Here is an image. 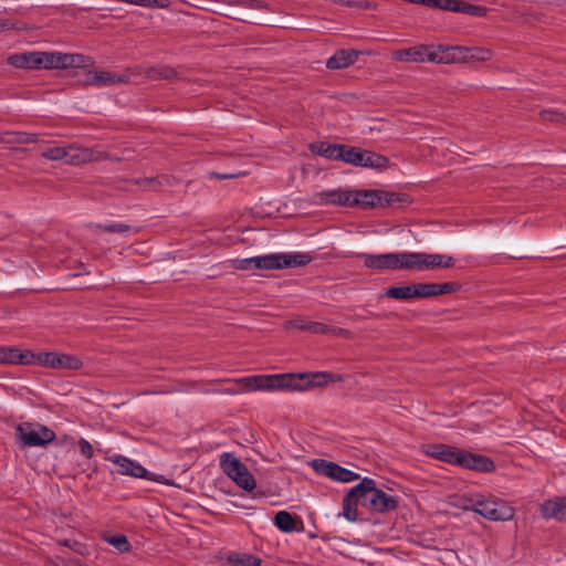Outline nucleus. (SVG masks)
Here are the masks:
<instances>
[{
	"label": "nucleus",
	"instance_id": "nucleus-37",
	"mask_svg": "<svg viewBox=\"0 0 566 566\" xmlns=\"http://www.w3.org/2000/svg\"><path fill=\"white\" fill-rule=\"evenodd\" d=\"M90 227L96 231L108 232V233H124V232H128L130 230V227L125 223H109V224L95 223V224H91Z\"/></svg>",
	"mask_w": 566,
	"mask_h": 566
},
{
	"label": "nucleus",
	"instance_id": "nucleus-30",
	"mask_svg": "<svg viewBox=\"0 0 566 566\" xmlns=\"http://www.w3.org/2000/svg\"><path fill=\"white\" fill-rule=\"evenodd\" d=\"M147 77L151 80H168L171 81L177 77V71L167 65H158L149 67L146 72Z\"/></svg>",
	"mask_w": 566,
	"mask_h": 566
},
{
	"label": "nucleus",
	"instance_id": "nucleus-42",
	"mask_svg": "<svg viewBox=\"0 0 566 566\" xmlns=\"http://www.w3.org/2000/svg\"><path fill=\"white\" fill-rule=\"evenodd\" d=\"M489 12V9L483 6L471 4L465 1L462 2L460 13H465L474 17H485Z\"/></svg>",
	"mask_w": 566,
	"mask_h": 566
},
{
	"label": "nucleus",
	"instance_id": "nucleus-23",
	"mask_svg": "<svg viewBox=\"0 0 566 566\" xmlns=\"http://www.w3.org/2000/svg\"><path fill=\"white\" fill-rule=\"evenodd\" d=\"M360 147L340 144L337 160L344 161L345 164H349L355 167H359L363 160V156L360 155Z\"/></svg>",
	"mask_w": 566,
	"mask_h": 566
},
{
	"label": "nucleus",
	"instance_id": "nucleus-20",
	"mask_svg": "<svg viewBox=\"0 0 566 566\" xmlns=\"http://www.w3.org/2000/svg\"><path fill=\"white\" fill-rule=\"evenodd\" d=\"M360 155L363 156V160H361L359 167L373 168V169L382 171V170L387 169L389 166L388 157L377 154L373 150L361 148Z\"/></svg>",
	"mask_w": 566,
	"mask_h": 566
},
{
	"label": "nucleus",
	"instance_id": "nucleus-29",
	"mask_svg": "<svg viewBox=\"0 0 566 566\" xmlns=\"http://www.w3.org/2000/svg\"><path fill=\"white\" fill-rule=\"evenodd\" d=\"M398 263L399 270L421 271V252H401Z\"/></svg>",
	"mask_w": 566,
	"mask_h": 566
},
{
	"label": "nucleus",
	"instance_id": "nucleus-50",
	"mask_svg": "<svg viewBox=\"0 0 566 566\" xmlns=\"http://www.w3.org/2000/svg\"><path fill=\"white\" fill-rule=\"evenodd\" d=\"M78 448L82 453L87 459H91L93 457L94 450L93 446L86 440L81 438L78 441Z\"/></svg>",
	"mask_w": 566,
	"mask_h": 566
},
{
	"label": "nucleus",
	"instance_id": "nucleus-10",
	"mask_svg": "<svg viewBox=\"0 0 566 566\" xmlns=\"http://www.w3.org/2000/svg\"><path fill=\"white\" fill-rule=\"evenodd\" d=\"M115 464L119 467L118 473L123 475H129L133 478H142L146 480H151L161 484L171 485L172 483L168 481L164 475H153L142 464L130 460L124 455H114L109 458Z\"/></svg>",
	"mask_w": 566,
	"mask_h": 566
},
{
	"label": "nucleus",
	"instance_id": "nucleus-26",
	"mask_svg": "<svg viewBox=\"0 0 566 566\" xmlns=\"http://www.w3.org/2000/svg\"><path fill=\"white\" fill-rule=\"evenodd\" d=\"M379 207H401L411 202L407 193L380 190Z\"/></svg>",
	"mask_w": 566,
	"mask_h": 566
},
{
	"label": "nucleus",
	"instance_id": "nucleus-15",
	"mask_svg": "<svg viewBox=\"0 0 566 566\" xmlns=\"http://www.w3.org/2000/svg\"><path fill=\"white\" fill-rule=\"evenodd\" d=\"M460 467L478 472H492L495 470L494 461L483 454L473 453L467 450L462 452Z\"/></svg>",
	"mask_w": 566,
	"mask_h": 566
},
{
	"label": "nucleus",
	"instance_id": "nucleus-21",
	"mask_svg": "<svg viewBox=\"0 0 566 566\" xmlns=\"http://www.w3.org/2000/svg\"><path fill=\"white\" fill-rule=\"evenodd\" d=\"M297 524H302L301 518L287 511H280L274 515V525L284 533L298 531Z\"/></svg>",
	"mask_w": 566,
	"mask_h": 566
},
{
	"label": "nucleus",
	"instance_id": "nucleus-11",
	"mask_svg": "<svg viewBox=\"0 0 566 566\" xmlns=\"http://www.w3.org/2000/svg\"><path fill=\"white\" fill-rule=\"evenodd\" d=\"M392 60L399 62L436 63V44H418L407 49L396 50L391 54Z\"/></svg>",
	"mask_w": 566,
	"mask_h": 566
},
{
	"label": "nucleus",
	"instance_id": "nucleus-39",
	"mask_svg": "<svg viewBox=\"0 0 566 566\" xmlns=\"http://www.w3.org/2000/svg\"><path fill=\"white\" fill-rule=\"evenodd\" d=\"M342 196H339V199L336 206L342 207H358L359 206V197L357 196V190H343L340 191Z\"/></svg>",
	"mask_w": 566,
	"mask_h": 566
},
{
	"label": "nucleus",
	"instance_id": "nucleus-22",
	"mask_svg": "<svg viewBox=\"0 0 566 566\" xmlns=\"http://www.w3.org/2000/svg\"><path fill=\"white\" fill-rule=\"evenodd\" d=\"M40 140L38 134L25 132H3L0 134L2 144H35Z\"/></svg>",
	"mask_w": 566,
	"mask_h": 566
},
{
	"label": "nucleus",
	"instance_id": "nucleus-18",
	"mask_svg": "<svg viewBox=\"0 0 566 566\" xmlns=\"http://www.w3.org/2000/svg\"><path fill=\"white\" fill-rule=\"evenodd\" d=\"M358 55L359 52L356 50H338L327 60L326 67L329 70H340L348 67L356 62Z\"/></svg>",
	"mask_w": 566,
	"mask_h": 566
},
{
	"label": "nucleus",
	"instance_id": "nucleus-53",
	"mask_svg": "<svg viewBox=\"0 0 566 566\" xmlns=\"http://www.w3.org/2000/svg\"><path fill=\"white\" fill-rule=\"evenodd\" d=\"M420 4H423V6H427V7H430V8L440 9L441 0H422L420 2Z\"/></svg>",
	"mask_w": 566,
	"mask_h": 566
},
{
	"label": "nucleus",
	"instance_id": "nucleus-33",
	"mask_svg": "<svg viewBox=\"0 0 566 566\" xmlns=\"http://www.w3.org/2000/svg\"><path fill=\"white\" fill-rule=\"evenodd\" d=\"M231 480L234 481L239 488L245 491H252L255 488V480L247 467H244L243 470H240L238 474H234Z\"/></svg>",
	"mask_w": 566,
	"mask_h": 566
},
{
	"label": "nucleus",
	"instance_id": "nucleus-6",
	"mask_svg": "<svg viewBox=\"0 0 566 566\" xmlns=\"http://www.w3.org/2000/svg\"><path fill=\"white\" fill-rule=\"evenodd\" d=\"M15 437L21 448H44L55 440L56 434L46 426L33 422H22L15 428Z\"/></svg>",
	"mask_w": 566,
	"mask_h": 566
},
{
	"label": "nucleus",
	"instance_id": "nucleus-44",
	"mask_svg": "<svg viewBox=\"0 0 566 566\" xmlns=\"http://www.w3.org/2000/svg\"><path fill=\"white\" fill-rule=\"evenodd\" d=\"M66 150L62 147H51L43 151L42 156L50 160H61L66 157Z\"/></svg>",
	"mask_w": 566,
	"mask_h": 566
},
{
	"label": "nucleus",
	"instance_id": "nucleus-40",
	"mask_svg": "<svg viewBox=\"0 0 566 566\" xmlns=\"http://www.w3.org/2000/svg\"><path fill=\"white\" fill-rule=\"evenodd\" d=\"M342 189L324 190L316 193V198L322 205H337Z\"/></svg>",
	"mask_w": 566,
	"mask_h": 566
},
{
	"label": "nucleus",
	"instance_id": "nucleus-41",
	"mask_svg": "<svg viewBox=\"0 0 566 566\" xmlns=\"http://www.w3.org/2000/svg\"><path fill=\"white\" fill-rule=\"evenodd\" d=\"M462 285L459 282L434 283V296L459 292Z\"/></svg>",
	"mask_w": 566,
	"mask_h": 566
},
{
	"label": "nucleus",
	"instance_id": "nucleus-28",
	"mask_svg": "<svg viewBox=\"0 0 566 566\" xmlns=\"http://www.w3.org/2000/svg\"><path fill=\"white\" fill-rule=\"evenodd\" d=\"M220 467L222 471L231 479L234 474H238L239 471L243 470L244 467L247 465L231 453L226 452L220 457Z\"/></svg>",
	"mask_w": 566,
	"mask_h": 566
},
{
	"label": "nucleus",
	"instance_id": "nucleus-36",
	"mask_svg": "<svg viewBox=\"0 0 566 566\" xmlns=\"http://www.w3.org/2000/svg\"><path fill=\"white\" fill-rule=\"evenodd\" d=\"M434 283H412L413 298H428L434 296Z\"/></svg>",
	"mask_w": 566,
	"mask_h": 566
},
{
	"label": "nucleus",
	"instance_id": "nucleus-45",
	"mask_svg": "<svg viewBox=\"0 0 566 566\" xmlns=\"http://www.w3.org/2000/svg\"><path fill=\"white\" fill-rule=\"evenodd\" d=\"M255 259H256V256L247 258V259H237V260L232 261V265L237 270H242V271L252 270V269H255Z\"/></svg>",
	"mask_w": 566,
	"mask_h": 566
},
{
	"label": "nucleus",
	"instance_id": "nucleus-2",
	"mask_svg": "<svg viewBox=\"0 0 566 566\" xmlns=\"http://www.w3.org/2000/svg\"><path fill=\"white\" fill-rule=\"evenodd\" d=\"M39 70H71L70 76L77 77V69L92 66L94 60L80 53L41 52L39 51Z\"/></svg>",
	"mask_w": 566,
	"mask_h": 566
},
{
	"label": "nucleus",
	"instance_id": "nucleus-55",
	"mask_svg": "<svg viewBox=\"0 0 566 566\" xmlns=\"http://www.w3.org/2000/svg\"><path fill=\"white\" fill-rule=\"evenodd\" d=\"M334 2L338 3V4H346L352 8L358 6V2L353 1V0H334Z\"/></svg>",
	"mask_w": 566,
	"mask_h": 566
},
{
	"label": "nucleus",
	"instance_id": "nucleus-31",
	"mask_svg": "<svg viewBox=\"0 0 566 566\" xmlns=\"http://www.w3.org/2000/svg\"><path fill=\"white\" fill-rule=\"evenodd\" d=\"M380 190H357V196L359 197V206L361 208H375L379 207Z\"/></svg>",
	"mask_w": 566,
	"mask_h": 566
},
{
	"label": "nucleus",
	"instance_id": "nucleus-32",
	"mask_svg": "<svg viewBox=\"0 0 566 566\" xmlns=\"http://www.w3.org/2000/svg\"><path fill=\"white\" fill-rule=\"evenodd\" d=\"M385 295L394 300L409 301L413 298L412 284L403 286H390L386 290Z\"/></svg>",
	"mask_w": 566,
	"mask_h": 566
},
{
	"label": "nucleus",
	"instance_id": "nucleus-16",
	"mask_svg": "<svg viewBox=\"0 0 566 566\" xmlns=\"http://www.w3.org/2000/svg\"><path fill=\"white\" fill-rule=\"evenodd\" d=\"M541 514L544 518H555L566 522V496L545 501L541 505Z\"/></svg>",
	"mask_w": 566,
	"mask_h": 566
},
{
	"label": "nucleus",
	"instance_id": "nucleus-14",
	"mask_svg": "<svg viewBox=\"0 0 566 566\" xmlns=\"http://www.w3.org/2000/svg\"><path fill=\"white\" fill-rule=\"evenodd\" d=\"M361 489L359 483L353 486L343 499V515L349 522L358 520V504L363 506Z\"/></svg>",
	"mask_w": 566,
	"mask_h": 566
},
{
	"label": "nucleus",
	"instance_id": "nucleus-12",
	"mask_svg": "<svg viewBox=\"0 0 566 566\" xmlns=\"http://www.w3.org/2000/svg\"><path fill=\"white\" fill-rule=\"evenodd\" d=\"M424 453L448 464L460 467L462 449L444 443H431L423 446Z\"/></svg>",
	"mask_w": 566,
	"mask_h": 566
},
{
	"label": "nucleus",
	"instance_id": "nucleus-56",
	"mask_svg": "<svg viewBox=\"0 0 566 566\" xmlns=\"http://www.w3.org/2000/svg\"><path fill=\"white\" fill-rule=\"evenodd\" d=\"M357 2H358V6H356L355 8L370 9L374 7L373 3L369 1H357Z\"/></svg>",
	"mask_w": 566,
	"mask_h": 566
},
{
	"label": "nucleus",
	"instance_id": "nucleus-8",
	"mask_svg": "<svg viewBox=\"0 0 566 566\" xmlns=\"http://www.w3.org/2000/svg\"><path fill=\"white\" fill-rule=\"evenodd\" d=\"M311 467L317 474L324 475L337 482L346 483L359 479L358 473L350 471L336 462L325 459H314L311 462Z\"/></svg>",
	"mask_w": 566,
	"mask_h": 566
},
{
	"label": "nucleus",
	"instance_id": "nucleus-48",
	"mask_svg": "<svg viewBox=\"0 0 566 566\" xmlns=\"http://www.w3.org/2000/svg\"><path fill=\"white\" fill-rule=\"evenodd\" d=\"M332 331V327L319 322H312L310 326V332L313 334L325 335Z\"/></svg>",
	"mask_w": 566,
	"mask_h": 566
},
{
	"label": "nucleus",
	"instance_id": "nucleus-19",
	"mask_svg": "<svg viewBox=\"0 0 566 566\" xmlns=\"http://www.w3.org/2000/svg\"><path fill=\"white\" fill-rule=\"evenodd\" d=\"M39 51L23 52L10 55L7 59L9 65L23 70H39Z\"/></svg>",
	"mask_w": 566,
	"mask_h": 566
},
{
	"label": "nucleus",
	"instance_id": "nucleus-4",
	"mask_svg": "<svg viewBox=\"0 0 566 566\" xmlns=\"http://www.w3.org/2000/svg\"><path fill=\"white\" fill-rule=\"evenodd\" d=\"M359 488H363V507L369 512L384 514L397 510L398 499L378 489L374 479L363 478L359 482Z\"/></svg>",
	"mask_w": 566,
	"mask_h": 566
},
{
	"label": "nucleus",
	"instance_id": "nucleus-49",
	"mask_svg": "<svg viewBox=\"0 0 566 566\" xmlns=\"http://www.w3.org/2000/svg\"><path fill=\"white\" fill-rule=\"evenodd\" d=\"M311 323L312 322H305L303 319H293V321L285 322V327L286 328L293 327V328H296V329H300V331H307V332H310Z\"/></svg>",
	"mask_w": 566,
	"mask_h": 566
},
{
	"label": "nucleus",
	"instance_id": "nucleus-27",
	"mask_svg": "<svg viewBox=\"0 0 566 566\" xmlns=\"http://www.w3.org/2000/svg\"><path fill=\"white\" fill-rule=\"evenodd\" d=\"M312 261V256L306 253H295V254H283L279 253V262L281 264V269H290L307 265Z\"/></svg>",
	"mask_w": 566,
	"mask_h": 566
},
{
	"label": "nucleus",
	"instance_id": "nucleus-13",
	"mask_svg": "<svg viewBox=\"0 0 566 566\" xmlns=\"http://www.w3.org/2000/svg\"><path fill=\"white\" fill-rule=\"evenodd\" d=\"M358 258L364 260V266L370 270H399V253L369 254L359 253Z\"/></svg>",
	"mask_w": 566,
	"mask_h": 566
},
{
	"label": "nucleus",
	"instance_id": "nucleus-54",
	"mask_svg": "<svg viewBox=\"0 0 566 566\" xmlns=\"http://www.w3.org/2000/svg\"><path fill=\"white\" fill-rule=\"evenodd\" d=\"M211 175L213 177H216L217 179L223 180V179L235 178V177L240 176L241 174H218V172H212Z\"/></svg>",
	"mask_w": 566,
	"mask_h": 566
},
{
	"label": "nucleus",
	"instance_id": "nucleus-17",
	"mask_svg": "<svg viewBox=\"0 0 566 566\" xmlns=\"http://www.w3.org/2000/svg\"><path fill=\"white\" fill-rule=\"evenodd\" d=\"M29 349H20L15 346H0V364L1 365H27Z\"/></svg>",
	"mask_w": 566,
	"mask_h": 566
},
{
	"label": "nucleus",
	"instance_id": "nucleus-24",
	"mask_svg": "<svg viewBox=\"0 0 566 566\" xmlns=\"http://www.w3.org/2000/svg\"><path fill=\"white\" fill-rule=\"evenodd\" d=\"M226 560L232 566H261L262 559L249 553L230 552Z\"/></svg>",
	"mask_w": 566,
	"mask_h": 566
},
{
	"label": "nucleus",
	"instance_id": "nucleus-47",
	"mask_svg": "<svg viewBox=\"0 0 566 566\" xmlns=\"http://www.w3.org/2000/svg\"><path fill=\"white\" fill-rule=\"evenodd\" d=\"M462 0H441L440 10L460 13Z\"/></svg>",
	"mask_w": 566,
	"mask_h": 566
},
{
	"label": "nucleus",
	"instance_id": "nucleus-43",
	"mask_svg": "<svg viewBox=\"0 0 566 566\" xmlns=\"http://www.w3.org/2000/svg\"><path fill=\"white\" fill-rule=\"evenodd\" d=\"M441 259L438 253H423L421 252V270L438 269Z\"/></svg>",
	"mask_w": 566,
	"mask_h": 566
},
{
	"label": "nucleus",
	"instance_id": "nucleus-35",
	"mask_svg": "<svg viewBox=\"0 0 566 566\" xmlns=\"http://www.w3.org/2000/svg\"><path fill=\"white\" fill-rule=\"evenodd\" d=\"M255 269H261V270L281 269V264L279 262V254H266V255L256 256Z\"/></svg>",
	"mask_w": 566,
	"mask_h": 566
},
{
	"label": "nucleus",
	"instance_id": "nucleus-52",
	"mask_svg": "<svg viewBox=\"0 0 566 566\" xmlns=\"http://www.w3.org/2000/svg\"><path fill=\"white\" fill-rule=\"evenodd\" d=\"M137 185H143L145 187H148L151 190H157L160 187V182L157 179L154 178H145L144 180H137Z\"/></svg>",
	"mask_w": 566,
	"mask_h": 566
},
{
	"label": "nucleus",
	"instance_id": "nucleus-57",
	"mask_svg": "<svg viewBox=\"0 0 566 566\" xmlns=\"http://www.w3.org/2000/svg\"><path fill=\"white\" fill-rule=\"evenodd\" d=\"M63 545H64V546L70 547V541H69V539H65V541L63 542Z\"/></svg>",
	"mask_w": 566,
	"mask_h": 566
},
{
	"label": "nucleus",
	"instance_id": "nucleus-3",
	"mask_svg": "<svg viewBox=\"0 0 566 566\" xmlns=\"http://www.w3.org/2000/svg\"><path fill=\"white\" fill-rule=\"evenodd\" d=\"M437 64L486 62L492 59V51L480 46L436 44Z\"/></svg>",
	"mask_w": 566,
	"mask_h": 566
},
{
	"label": "nucleus",
	"instance_id": "nucleus-7",
	"mask_svg": "<svg viewBox=\"0 0 566 566\" xmlns=\"http://www.w3.org/2000/svg\"><path fill=\"white\" fill-rule=\"evenodd\" d=\"M27 365H40L52 369L78 370L83 367V361L75 355L60 354L56 352L33 353L29 349Z\"/></svg>",
	"mask_w": 566,
	"mask_h": 566
},
{
	"label": "nucleus",
	"instance_id": "nucleus-46",
	"mask_svg": "<svg viewBox=\"0 0 566 566\" xmlns=\"http://www.w3.org/2000/svg\"><path fill=\"white\" fill-rule=\"evenodd\" d=\"M134 4L150 8L166 9L170 6L169 0H135Z\"/></svg>",
	"mask_w": 566,
	"mask_h": 566
},
{
	"label": "nucleus",
	"instance_id": "nucleus-25",
	"mask_svg": "<svg viewBox=\"0 0 566 566\" xmlns=\"http://www.w3.org/2000/svg\"><path fill=\"white\" fill-rule=\"evenodd\" d=\"M340 144H332L328 142H315L310 144V150L318 156L331 160H337Z\"/></svg>",
	"mask_w": 566,
	"mask_h": 566
},
{
	"label": "nucleus",
	"instance_id": "nucleus-9",
	"mask_svg": "<svg viewBox=\"0 0 566 566\" xmlns=\"http://www.w3.org/2000/svg\"><path fill=\"white\" fill-rule=\"evenodd\" d=\"M86 66L85 69H77L78 73L83 72L84 77L78 80L77 83L83 87L87 86H111L119 83H127L129 80L128 75L117 74L108 71H92Z\"/></svg>",
	"mask_w": 566,
	"mask_h": 566
},
{
	"label": "nucleus",
	"instance_id": "nucleus-51",
	"mask_svg": "<svg viewBox=\"0 0 566 566\" xmlns=\"http://www.w3.org/2000/svg\"><path fill=\"white\" fill-rule=\"evenodd\" d=\"M439 258L441 260L438 261L439 262L438 268L449 269L455 264V259L451 255L439 254Z\"/></svg>",
	"mask_w": 566,
	"mask_h": 566
},
{
	"label": "nucleus",
	"instance_id": "nucleus-5",
	"mask_svg": "<svg viewBox=\"0 0 566 566\" xmlns=\"http://www.w3.org/2000/svg\"><path fill=\"white\" fill-rule=\"evenodd\" d=\"M463 501V510L473 511L490 521H509L514 515V510L502 501L488 500L483 496L468 497Z\"/></svg>",
	"mask_w": 566,
	"mask_h": 566
},
{
	"label": "nucleus",
	"instance_id": "nucleus-1",
	"mask_svg": "<svg viewBox=\"0 0 566 566\" xmlns=\"http://www.w3.org/2000/svg\"><path fill=\"white\" fill-rule=\"evenodd\" d=\"M342 380L340 375L327 371L302 374H275L244 377L240 382L248 390H283L304 391L314 387H323L331 381Z\"/></svg>",
	"mask_w": 566,
	"mask_h": 566
},
{
	"label": "nucleus",
	"instance_id": "nucleus-38",
	"mask_svg": "<svg viewBox=\"0 0 566 566\" xmlns=\"http://www.w3.org/2000/svg\"><path fill=\"white\" fill-rule=\"evenodd\" d=\"M539 118L543 122L554 123V124H565L566 123V114L554 111V109H543L538 113Z\"/></svg>",
	"mask_w": 566,
	"mask_h": 566
},
{
	"label": "nucleus",
	"instance_id": "nucleus-34",
	"mask_svg": "<svg viewBox=\"0 0 566 566\" xmlns=\"http://www.w3.org/2000/svg\"><path fill=\"white\" fill-rule=\"evenodd\" d=\"M104 539L122 554L132 549V545L127 536L124 534L106 535L104 536Z\"/></svg>",
	"mask_w": 566,
	"mask_h": 566
}]
</instances>
